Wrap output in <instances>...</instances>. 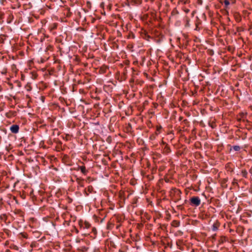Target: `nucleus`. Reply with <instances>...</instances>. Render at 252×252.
I'll list each match as a JSON object with an SVG mask.
<instances>
[{"label":"nucleus","mask_w":252,"mask_h":252,"mask_svg":"<svg viewBox=\"0 0 252 252\" xmlns=\"http://www.w3.org/2000/svg\"><path fill=\"white\" fill-rule=\"evenodd\" d=\"M200 204V199L198 196H194L190 199V204L198 206Z\"/></svg>","instance_id":"obj_1"},{"label":"nucleus","mask_w":252,"mask_h":252,"mask_svg":"<svg viewBox=\"0 0 252 252\" xmlns=\"http://www.w3.org/2000/svg\"><path fill=\"white\" fill-rule=\"evenodd\" d=\"M81 171L83 173H85L86 170H85V168L84 167H81Z\"/></svg>","instance_id":"obj_6"},{"label":"nucleus","mask_w":252,"mask_h":252,"mask_svg":"<svg viewBox=\"0 0 252 252\" xmlns=\"http://www.w3.org/2000/svg\"><path fill=\"white\" fill-rule=\"evenodd\" d=\"M32 193H33V190H32V191H31V192H30V194H31V195H32Z\"/></svg>","instance_id":"obj_9"},{"label":"nucleus","mask_w":252,"mask_h":252,"mask_svg":"<svg viewBox=\"0 0 252 252\" xmlns=\"http://www.w3.org/2000/svg\"><path fill=\"white\" fill-rule=\"evenodd\" d=\"M11 131L13 133H17L19 130V126L17 125H13L10 127Z\"/></svg>","instance_id":"obj_2"},{"label":"nucleus","mask_w":252,"mask_h":252,"mask_svg":"<svg viewBox=\"0 0 252 252\" xmlns=\"http://www.w3.org/2000/svg\"><path fill=\"white\" fill-rule=\"evenodd\" d=\"M250 172L252 174V168L250 169Z\"/></svg>","instance_id":"obj_8"},{"label":"nucleus","mask_w":252,"mask_h":252,"mask_svg":"<svg viewBox=\"0 0 252 252\" xmlns=\"http://www.w3.org/2000/svg\"><path fill=\"white\" fill-rule=\"evenodd\" d=\"M224 3L226 6H228L229 4V1L228 0H225L224 1Z\"/></svg>","instance_id":"obj_4"},{"label":"nucleus","mask_w":252,"mask_h":252,"mask_svg":"<svg viewBox=\"0 0 252 252\" xmlns=\"http://www.w3.org/2000/svg\"><path fill=\"white\" fill-rule=\"evenodd\" d=\"M242 173H243V176H245V177L246 176V175H247V172H246V171H243V172H242Z\"/></svg>","instance_id":"obj_7"},{"label":"nucleus","mask_w":252,"mask_h":252,"mask_svg":"<svg viewBox=\"0 0 252 252\" xmlns=\"http://www.w3.org/2000/svg\"><path fill=\"white\" fill-rule=\"evenodd\" d=\"M212 229L213 231H216L218 229V227L216 225L214 224Z\"/></svg>","instance_id":"obj_5"},{"label":"nucleus","mask_w":252,"mask_h":252,"mask_svg":"<svg viewBox=\"0 0 252 252\" xmlns=\"http://www.w3.org/2000/svg\"><path fill=\"white\" fill-rule=\"evenodd\" d=\"M233 149L235 151H238L240 150V147L238 146H235L233 147Z\"/></svg>","instance_id":"obj_3"}]
</instances>
